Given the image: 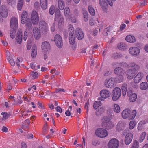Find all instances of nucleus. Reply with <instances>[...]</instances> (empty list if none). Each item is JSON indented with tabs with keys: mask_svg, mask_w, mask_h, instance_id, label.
Listing matches in <instances>:
<instances>
[{
	"mask_svg": "<svg viewBox=\"0 0 148 148\" xmlns=\"http://www.w3.org/2000/svg\"><path fill=\"white\" fill-rule=\"evenodd\" d=\"M127 66L128 68H131L127 70L125 73L127 78L129 79H132L140 70V66L134 62L129 63Z\"/></svg>",
	"mask_w": 148,
	"mask_h": 148,
	"instance_id": "nucleus-1",
	"label": "nucleus"
},
{
	"mask_svg": "<svg viewBox=\"0 0 148 148\" xmlns=\"http://www.w3.org/2000/svg\"><path fill=\"white\" fill-rule=\"evenodd\" d=\"M136 114V111L133 110L131 112V110L128 109L123 110L122 112V116L123 119L128 118L129 119H133L134 118Z\"/></svg>",
	"mask_w": 148,
	"mask_h": 148,
	"instance_id": "nucleus-2",
	"label": "nucleus"
},
{
	"mask_svg": "<svg viewBox=\"0 0 148 148\" xmlns=\"http://www.w3.org/2000/svg\"><path fill=\"white\" fill-rule=\"evenodd\" d=\"M102 125L103 127L107 130L112 128L113 125L110 121V119L107 116L103 117L102 119Z\"/></svg>",
	"mask_w": 148,
	"mask_h": 148,
	"instance_id": "nucleus-3",
	"label": "nucleus"
},
{
	"mask_svg": "<svg viewBox=\"0 0 148 148\" xmlns=\"http://www.w3.org/2000/svg\"><path fill=\"white\" fill-rule=\"evenodd\" d=\"M121 95V90L120 88L116 87L114 88L112 92V99L114 101L117 100Z\"/></svg>",
	"mask_w": 148,
	"mask_h": 148,
	"instance_id": "nucleus-4",
	"label": "nucleus"
},
{
	"mask_svg": "<svg viewBox=\"0 0 148 148\" xmlns=\"http://www.w3.org/2000/svg\"><path fill=\"white\" fill-rule=\"evenodd\" d=\"M39 27L44 34H45L49 31V27L47 23L44 21L39 22Z\"/></svg>",
	"mask_w": 148,
	"mask_h": 148,
	"instance_id": "nucleus-5",
	"label": "nucleus"
},
{
	"mask_svg": "<svg viewBox=\"0 0 148 148\" xmlns=\"http://www.w3.org/2000/svg\"><path fill=\"white\" fill-rule=\"evenodd\" d=\"M31 18L32 23L34 25L38 24L39 21V17L36 11H33L31 13Z\"/></svg>",
	"mask_w": 148,
	"mask_h": 148,
	"instance_id": "nucleus-6",
	"label": "nucleus"
},
{
	"mask_svg": "<svg viewBox=\"0 0 148 148\" xmlns=\"http://www.w3.org/2000/svg\"><path fill=\"white\" fill-rule=\"evenodd\" d=\"M95 134L97 136L100 138L105 137L108 135L107 131L103 128L97 129L95 131Z\"/></svg>",
	"mask_w": 148,
	"mask_h": 148,
	"instance_id": "nucleus-7",
	"label": "nucleus"
},
{
	"mask_svg": "<svg viewBox=\"0 0 148 148\" xmlns=\"http://www.w3.org/2000/svg\"><path fill=\"white\" fill-rule=\"evenodd\" d=\"M118 140L116 138H112L109 141L108 146L109 148H117L119 146Z\"/></svg>",
	"mask_w": 148,
	"mask_h": 148,
	"instance_id": "nucleus-8",
	"label": "nucleus"
},
{
	"mask_svg": "<svg viewBox=\"0 0 148 148\" xmlns=\"http://www.w3.org/2000/svg\"><path fill=\"white\" fill-rule=\"evenodd\" d=\"M115 82L114 78H111L106 79L104 83L105 86L108 88H112L114 87Z\"/></svg>",
	"mask_w": 148,
	"mask_h": 148,
	"instance_id": "nucleus-9",
	"label": "nucleus"
},
{
	"mask_svg": "<svg viewBox=\"0 0 148 148\" xmlns=\"http://www.w3.org/2000/svg\"><path fill=\"white\" fill-rule=\"evenodd\" d=\"M54 41L57 47L60 48L63 46L62 39L61 36L58 34L56 35L54 37Z\"/></svg>",
	"mask_w": 148,
	"mask_h": 148,
	"instance_id": "nucleus-10",
	"label": "nucleus"
},
{
	"mask_svg": "<svg viewBox=\"0 0 148 148\" xmlns=\"http://www.w3.org/2000/svg\"><path fill=\"white\" fill-rule=\"evenodd\" d=\"M129 52L132 55L136 56L140 53V49L137 47H132L129 49Z\"/></svg>",
	"mask_w": 148,
	"mask_h": 148,
	"instance_id": "nucleus-11",
	"label": "nucleus"
},
{
	"mask_svg": "<svg viewBox=\"0 0 148 148\" xmlns=\"http://www.w3.org/2000/svg\"><path fill=\"white\" fill-rule=\"evenodd\" d=\"M127 95L129 98V100L130 102H134L136 101L137 98V95L134 93L132 90H128Z\"/></svg>",
	"mask_w": 148,
	"mask_h": 148,
	"instance_id": "nucleus-12",
	"label": "nucleus"
},
{
	"mask_svg": "<svg viewBox=\"0 0 148 148\" xmlns=\"http://www.w3.org/2000/svg\"><path fill=\"white\" fill-rule=\"evenodd\" d=\"M10 27L11 29H16L18 26V20L14 17H12L10 21Z\"/></svg>",
	"mask_w": 148,
	"mask_h": 148,
	"instance_id": "nucleus-13",
	"label": "nucleus"
},
{
	"mask_svg": "<svg viewBox=\"0 0 148 148\" xmlns=\"http://www.w3.org/2000/svg\"><path fill=\"white\" fill-rule=\"evenodd\" d=\"M8 13L7 7L5 5H2L0 9V15L3 18H6L8 16Z\"/></svg>",
	"mask_w": 148,
	"mask_h": 148,
	"instance_id": "nucleus-14",
	"label": "nucleus"
},
{
	"mask_svg": "<svg viewBox=\"0 0 148 148\" xmlns=\"http://www.w3.org/2000/svg\"><path fill=\"white\" fill-rule=\"evenodd\" d=\"M100 94L102 98L104 99L108 98L111 95V93L109 90L106 89L101 90Z\"/></svg>",
	"mask_w": 148,
	"mask_h": 148,
	"instance_id": "nucleus-15",
	"label": "nucleus"
},
{
	"mask_svg": "<svg viewBox=\"0 0 148 148\" xmlns=\"http://www.w3.org/2000/svg\"><path fill=\"white\" fill-rule=\"evenodd\" d=\"M144 77V75L143 73L141 72H139L134 77L133 79L135 83H138L140 82Z\"/></svg>",
	"mask_w": 148,
	"mask_h": 148,
	"instance_id": "nucleus-16",
	"label": "nucleus"
},
{
	"mask_svg": "<svg viewBox=\"0 0 148 148\" xmlns=\"http://www.w3.org/2000/svg\"><path fill=\"white\" fill-rule=\"evenodd\" d=\"M42 50L43 51L46 52L49 51L50 49V46L49 43L45 41L43 42L41 45Z\"/></svg>",
	"mask_w": 148,
	"mask_h": 148,
	"instance_id": "nucleus-17",
	"label": "nucleus"
},
{
	"mask_svg": "<svg viewBox=\"0 0 148 148\" xmlns=\"http://www.w3.org/2000/svg\"><path fill=\"white\" fill-rule=\"evenodd\" d=\"M33 32L34 36L36 40L39 39L41 37V34L40 30L37 27H34L33 29Z\"/></svg>",
	"mask_w": 148,
	"mask_h": 148,
	"instance_id": "nucleus-18",
	"label": "nucleus"
},
{
	"mask_svg": "<svg viewBox=\"0 0 148 148\" xmlns=\"http://www.w3.org/2000/svg\"><path fill=\"white\" fill-rule=\"evenodd\" d=\"M75 35L76 37L79 40L82 39L84 36L82 30L79 28H77L76 29Z\"/></svg>",
	"mask_w": 148,
	"mask_h": 148,
	"instance_id": "nucleus-19",
	"label": "nucleus"
},
{
	"mask_svg": "<svg viewBox=\"0 0 148 148\" xmlns=\"http://www.w3.org/2000/svg\"><path fill=\"white\" fill-rule=\"evenodd\" d=\"M99 3L103 12H107L108 5L106 0H99Z\"/></svg>",
	"mask_w": 148,
	"mask_h": 148,
	"instance_id": "nucleus-20",
	"label": "nucleus"
},
{
	"mask_svg": "<svg viewBox=\"0 0 148 148\" xmlns=\"http://www.w3.org/2000/svg\"><path fill=\"white\" fill-rule=\"evenodd\" d=\"M133 138V135L131 133L127 134L125 138V142L127 145H129L132 142Z\"/></svg>",
	"mask_w": 148,
	"mask_h": 148,
	"instance_id": "nucleus-21",
	"label": "nucleus"
},
{
	"mask_svg": "<svg viewBox=\"0 0 148 148\" xmlns=\"http://www.w3.org/2000/svg\"><path fill=\"white\" fill-rule=\"evenodd\" d=\"M125 127V124L124 122L122 121H119L117 123L116 129L118 131H121L124 130Z\"/></svg>",
	"mask_w": 148,
	"mask_h": 148,
	"instance_id": "nucleus-22",
	"label": "nucleus"
},
{
	"mask_svg": "<svg viewBox=\"0 0 148 148\" xmlns=\"http://www.w3.org/2000/svg\"><path fill=\"white\" fill-rule=\"evenodd\" d=\"M16 39L18 43L19 44L21 43L22 40V33L21 30H18Z\"/></svg>",
	"mask_w": 148,
	"mask_h": 148,
	"instance_id": "nucleus-23",
	"label": "nucleus"
},
{
	"mask_svg": "<svg viewBox=\"0 0 148 148\" xmlns=\"http://www.w3.org/2000/svg\"><path fill=\"white\" fill-rule=\"evenodd\" d=\"M114 73L118 75H124L125 72L124 70L122 68L119 67H116L114 70Z\"/></svg>",
	"mask_w": 148,
	"mask_h": 148,
	"instance_id": "nucleus-24",
	"label": "nucleus"
},
{
	"mask_svg": "<svg viewBox=\"0 0 148 148\" xmlns=\"http://www.w3.org/2000/svg\"><path fill=\"white\" fill-rule=\"evenodd\" d=\"M127 47L126 44L123 42H120L117 45L118 48L121 50L125 51L127 49Z\"/></svg>",
	"mask_w": 148,
	"mask_h": 148,
	"instance_id": "nucleus-25",
	"label": "nucleus"
},
{
	"mask_svg": "<svg viewBox=\"0 0 148 148\" xmlns=\"http://www.w3.org/2000/svg\"><path fill=\"white\" fill-rule=\"evenodd\" d=\"M125 40L127 42L130 43H133L136 41L135 37L131 35H128L126 36Z\"/></svg>",
	"mask_w": 148,
	"mask_h": 148,
	"instance_id": "nucleus-26",
	"label": "nucleus"
},
{
	"mask_svg": "<svg viewBox=\"0 0 148 148\" xmlns=\"http://www.w3.org/2000/svg\"><path fill=\"white\" fill-rule=\"evenodd\" d=\"M27 16V12L25 11H23L21 16V21L22 24H24L25 23Z\"/></svg>",
	"mask_w": 148,
	"mask_h": 148,
	"instance_id": "nucleus-27",
	"label": "nucleus"
},
{
	"mask_svg": "<svg viewBox=\"0 0 148 148\" xmlns=\"http://www.w3.org/2000/svg\"><path fill=\"white\" fill-rule=\"evenodd\" d=\"M37 54V47L35 45H33L31 49V56L33 58L36 57Z\"/></svg>",
	"mask_w": 148,
	"mask_h": 148,
	"instance_id": "nucleus-28",
	"label": "nucleus"
},
{
	"mask_svg": "<svg viewBox=\"0 0 148 148\" xmlns=\"http://www.w3.org/2000/svg\"><path fill=\"white\" fill-rule=\"evenodd\" d=\"M112 108L113 110L116 113H119L120 112V107L117 104H113L112 106Z\"/></svg>",
	"mask_w": 148,
	"mask_h": 148,
	"instance_id": "nucleus-29",
	"label": "nucleus"
},
{
	"mask_svg": "<svg viewBox=\"0 0 148 148\" xmlns=\"http://www.w3.org/2000/svg\"><path fill=\"white\" fill-rule=\"evenodd\" d=\"M40 6L43 9L45 10L47 8V0H40Z\"/></svg>",
	"mask_w": 148,
	"mask_h": 148,
	"instance_id": "nucleus-30",
	"label": "nucleus"
},
{
	"mask_svg": "<svg viewBox=\"0 0 148 148\" xmlns=\"http://www.w3.org/2000/svg\"><path fill=\"white\" fill-rule=\"evenodd\" d=\"M75 38L74 34L69 33V42L71 44H73L75 43Z\"/></svg>",
	"mask_w": 148,
	"mask_h": 148,
	"instance_id": "nucleus-31",
	"label": "nucleus"
},
{
	"mask_svg": "<svg viewBox=\"0 0 148 148\" xmlns=\"http://www.w3.org/2000/svg\"><path fill=\"white\" fill-rule=\"evenodd\" d=\"M124 75H118L116 78H114L115 80V82L119 83L123 82L124 79Z\"/></svg>",
	"mask_w": 148,
	"mask_h": 148,
	"instance_id": "nucleus-32",
	"label": "nucleus"
},
{
	"mask_svg": "<svg viewBox=\"0 0 148 148\" xmlns=\"http://www.w3.org/2000/svg\"><path fill=\"white\" fill-rule=\"evenodd\" d=\"M140 89L143 90L148 89V84L146 82H143L140 84Z\"/></svg>",
	"mask_w": 148,
	"mask_h": 148,
	"instance_id": "nucleus-33",
	"label": "nucleus"
},
{
	"mask_svg": "<svg viewBox=\"0 0 148 148\" xmlns=\"http://www.w3.org/2000/svg\"><path fill=\"white\" fill-rule=\"evenodd\" d=\"M127 86L126 84H124L122 86V95L123 96L126 95L127 91Z\"/></svg>",
	"mask_w": 148,
	"mask_h": 148,
	"instance_id": "nucleus-34",
	"label": "nucleus"
},
{
	"mask_svg": "<svg viewBox=\"0 0 148 148\" xmlns=\"http://www.w3.org/2000/svg\"><path fill=\"white\" fill-rule=\"evenodd\" d=\"M58 8L60 10H62L64 8L65 4L63 0L57 2Z\"/></svg>",
	"mask_w": 148,
	"mask_h": 148,
	"instance_id": "nucleus-35",
	"label": "nucleus"
},
{
	"mask_svg": "<svg viewBox=\"0 0 148 148\" xmlns=\"http://www.w3.org/2000/svg\"><path fill=\"white\" fill-rule=\"evenodd\" d=\"M88 8L90 14L92 16H94L95 15V11L92 6L91 5L88 6Z\"/></svg>",
	"mask_w": 148,
	"mask_h": 148,
	"instance_id": "nucleus-36",
	"label": "nucleus"
},
{
	"mask_svg": "<svg viewBox=\"0 0 148 148\" xmlns=\"http://www.w3.org/2000/svg\"><path fill=\"white\" fill-rule=\"evenodd\" d=\"M105 111V109L104 108L101 107L100 108L98 111L96 112V114L98 116H99L103 114Z\"/></svg>",
	"mask_w": 148,
	"mask_h": 148,
	"instance_id": "nucleus-37",
	"label": "nucleus"
},
{
	"mask_svg": "<svg viewBox=\"0 0 148 148\" xmlns=\"http://www.w3.org/2000/svg\"><path fill=\"white\" fill-rule=\"evenodd\" d=\"M1 114L3 116L2 119L4 121L7 119L10 116V114L5 112H2Z\"/></svg>",
	"mask_w": 148,
	"mask_h": 148,
	"instance_id": "nucleus-38",
	"label": "nucleus"
},
{
	"mask_svg": "<svg viewBox=\"0 0 148 148\" xmlns=\"http://www.w3.org/2000/svg\"><path fill=\"white\" fill-rule=\"evenodd\" d=\"M64 20L63 17H60L58 23V26L59 28H61L64 25Z\"/></svg>",
	"mask_w": 148,
	"mask_h": 148,
	"instance_id": "nucleus-39",
	"label": "nucleus"
},
{
	"mask_svg": "<svg viewBox=\"0 0 148 148\" xmlns=\"http://www.w3.org/2000/svg\"><path fill=\"white\" fill-rule=\"evenodd\" d=\"M24 0H18V2L17 5V8L18 10H21L23 4Z\"/></svg>",
	"mask_w": 148,
	"mask_h": 148,
	"instance_id": "nucleus-40",
	"label": "nucleus"
},
{
	"mask_svg": "<svg viewBox=\"0 0 148 148\" xmlns=\"http://www.w3.org/2000/svg\"><path fill=\"white\" fill-rule=\"evenodd\" d=\"M16 29H11L10 32V37L13 39L16 35Z\"/></svg>",
	"mask_w": 148,
	"mask_h": 148,
	"instance_id": "nucleus-41",
	"label": "nucleus"
},
{
	"mask_svg": "<svg viewBox=\"0 0 148 148\" xmlns=\"http://www.w3.org/2000/svg\"><path fill=\"white\" fill-rule=\"evenodd\" d=\"M146 135V132H144L142 133L139 138V140L140 142H142L144 140Z\"/></svg>",
	"mask_w": 148,
	"mask_h": 148,
	"instance_id": "nucleus-42",
	"label": "nucleus"
},
{
	"mask_svg": "<svg viewBox=\"0 0 148 148\" xmlns=\"http://www.w3.org/2000/svg\"><path fill=\"white\" fill-rule=\"evenodd\" d=\"M7 3L10 5L12 6L16 4V0H6Z\"/></svg>",
	"mask_w": 148,
	"mask_h": 148,
	"instance_id": "nucleus-43",
	"label": "nucleus"
},
{
	"mask_svg": "<svg viewBox=\"0 0 148 148\" xmlns=\"http://www.w3.org/2000/svg\"><path fill=\"white\" fill-rule=\"evenodd\" d=\"M139 143L137 140H134L132 144L131 147L132 148H138Z\"/></svg>",
	"mask_w": 148,
	"mask_h": 148,
	"instance_id": "nucleus-44",
	"label": "nucleus"
},
{
	"mask_svg": "<svg viewBox=\"0 0 148 148\" xmlns=\"http://www.w3.org/2000/svg\"><path fill=\"white\" fill-rule=\"evenodd\" d=\"M68 29L69 31V33L74 34V29L72 25L69 24L68 25Z\"/></svg>",
	"mask_w": 148,
	"mask_h": 148,
	"instance_id": "nucleus-45",
	"label": "nucleus"
},
{
	"mask_svg": "<svg viewBox=\"0 0 148 148\" xmlns=\"http://www.w3.org/2000/svg\"><path fill=\"white\" fill-rule=\"evenodd\" d=\"M136 125V123L135 121H131L130 122L129 124V128L130 130L133 129Z\"/></svg>",
	"mask_w": 148,
	"mask_h": 148,
	"instance_id": "nucleus-46",
	"label": "nucleus"
},
{
	"mask_svg": "<svg viewBox=\"0 0 148 148\" xmlns=\"http://www.w3.org/2000/svg\"><path fill=\"white\" fill-rule=\"evenodd\" d=\"M84 20L85 22L88 20V12L86 11H84L83 13Z\"/></svg>",
	"mask_w": 148,
	"mask_h": 148,
	"instance_id": "nucleus-47",
	"label": "nucleus"
},
{
	"mask_svg": "<svg viewBox=\"0 0 148 148\" xmlns=\"http://www.w3.org/2000/svg\"><path fill=\"white\" fill-rule=\"evenodd\" d=\"M61 14L60 12L58 10L56 11L55 14V20L57 21L58 19H60V17Z\"/></svg>",
	"mask_w": 148,
	"mask_h": 148,
	"instance_id": "nucleus-48",
	"label": "nucleus"
},
{
	"mask_svg": "<svg viewBox=\"0 0 148 148\" xmlns=\"http://www.w3.org/2000/svg\"><path fill=\"white\" fill-rule=\"evenodd\" d=\"M70 9L69 7H65L64 9V14L65 16H68L69 15Z\"/></svg>",
	"mask_w": 148,
	"mask_h": 148,
	"instance_id": "nucleus-49",
	"label": "nucleus"
},
{
	"mask_svg": "<svg viewBox=\"0 0 148 148\" xmlns=\"http://www.w3.org/2000/svg\"><path fill=\"white\" fill-rule=\"evenodd\" d=\"M31 76L33 79H35L38 77V75L37 72L32 71L31 73Z\"/></svg>",
	"mask_w": 148,
	"mask_h": 148,
	"instance_id": "nucleus-50",
	"label": "nucleus"
},
{
	"mask_svg": "<svg viewBox=\"0 0 148 148\" xmlns=\"http://www.w3.org/2000/svg\"><path fill=\"white\" fill-rule=\"evenodd\" d=\"M101 104V101H95L93 104V108L95 109H97Z\"/></svg>",
	"mask_w": 148,
	"mask_h": 148,
	"instance_id": "nucleus-51",
	"label": "nucleus"
},
{
	"mask_svg": "<svg viewBox=\"0 0 148 148\" xmlns=\"http://www.w3.org/2000/svg\"><path fill=\"white\" fill-rule=\"evenodd\" d=\"M55 8L54 6H51L49 8V12L50 14L51 15H53L55 12Z\"/></svg>",
	"mask_w": 148,
	"mask_h": 148,
	"instance_id": "nucleus-52",
	"label": "nucleus"
},
{
	"mask_svg": "<svg viewBox=\"0 0 148 148\" xmlns=\"http://www.w3.org/2000/svg\"><path fill=\"white\" fill-rule=\"evenodd\" d=\"M122 56V54L120 53H114L113 56V57L115 59H117L121 58Z\"/></svg>",
	"mask_w": 148,
	"mask_h": 148,
	"instance_id": "nucleus-53",
	"label": "nucleus"
},
{
	"mask_svg": "<svg viewBox=\"0 0 148 148\" xmlns=\"http://www.w3.org/2000/svg\"><path fill=\"white\" fill-rule=\"evenodd\" d=\"M25 23L27 27L31 28L32 27V23L31 22L29 19H27Z\"/></svg>",
	"mask_w": 148,
	"mask_h": 148,
	"instance_id": "nucleus-54",
	"label": "nucleus"
},
{
	"mask_svg": "<svg viewBox=\"0 0 148 148\" xmlns=\"http://www.w3.org/2000/svg\"><path fill=\"white\" fill-rule=\"evenodd\" d=\"M22 61V59L20 58H18L17 60H16V64L18 66L19 68L20 66V64L21 63Z\"/></svg>",
	"mask_w": 148,
	"mask_h": 148,
	"instance_id": "nucleus-55",
	"label": "nucleus"
},
{
	"mask_svg": "<svg viewBox=\"0 0 148 148\" xmlns=\"http://www.w3.org/2000/svg\"><path fill=\"white\" fill-rule=\"evenodd\" d=\"M8 59L11 65L12 66H14L15 64V62L12 59H10V57L8 58Z\"/></svg>",
	"mask_w": 148,
	"mask_h": 148,
	"instance_id": "nucleus-56",
	"label": "nucleus"
},
{
	"mask_svg": "<svg viewBox=\"0 0 148 148\" xmlns=\"http://www.w3.org/2000/svg\"><path fill=\"white\" fill-rule=\"evenodd\" d=\"M71 20V22L73 23H75L76 22V20L74 16H70Z\"/></svg>",
	"mask_w": 148,
	"mask_h": 148,
	"instance_id": "nucleus-57",
	"label": "nucleus"
},
{
	"mask_svg": "<svg viewBox=\"0 0 148 148\" xmlns=\"http://www.w3.org/2000/svg\"><path fill=\"white\" fill-rule=\"evenodd\" d=\"M56 111L59 112L60 113H61L62 112V108L60 106H58L56 108Z\"/></svg>",
	"mask_w": 148,
	"mask_h": 148,
	"instance_id": "nucleus-58",
	"label": "nucleus"
},
{
	"mask_svg": "<svg viewBox=\"0 0 148 148\" xmlns=\"http://www.w3.org/2000/svg\"><path fill=\"white\" fill-rule=\"evenodd\" d=\"M108 3L109 5L112 6L113 5L112 1H116V0H106Z\"/></svg>",
	"mask_w": 148,
	"mask_h": 148,
	"instance_id": "nucleus-59",
	"label": "nucleus"
},
{
	"mask_svg": "<svg viewBox=\"0 0 148 148\" xmlns=\"http://www.w3.org/2000/svg\"><path fill=\"white\" fill-rule=\"evenodd\" d=\"M27 37V32L26 31H25L24 34L23 40L24 41H26Z\"/></svg>",
	"mask_w": 148,
	"mask_h": 148,
	"instance_id": "nucleus-60",
	"label": "nucleus"
},
{
	"mask_svg": "<svg viewBox=\"0 0 148 148\" xmlns=\"http://www.w3.org/2000/svg\"><path fill=\"white\" fill-rule=\"evenodd\" d=\"M21 148H27V145L24 142H22L21 144Z\"/></svg>",
	"mask_w": 148,
	"mask_h": 148,
	"instance_id": "nucleus-61",
	"label": "nucleus"
},
{
	"mask_svg": "<svg viewBox=\"0 0 148 148\" xmlns=\"http://www.w3.org/2000/svg\"><path fill=\"white\" fill-rule=\"evenodd\" d=\"M143 128V126L141 124H139V123L138 124L137 129L138 130H141Z\"/></svg>",
	"mask_w": 148,
	"mask_h": 148,
	"instance_id": "nucleus-62",
	"label": "nucleus"
},
{
	"mask_svg": "<svg viewBox=\"0 0 148 148\" xmlns=\"http://www.w3.org/2000/svg\"><path fill=\"white\" fill-rule=\"evenodd\" d=\"M39 4L38 1H36L34 3V7L36 8H38L39 7Z\"/></svg>",
	"mask_w": 148,
	"mask_h": 148,
	"instance_id": "nucleus-63",
	"label": "nucleus"
},
{
	"mask_svg": "<svg viewBox=\"0 0 148 148\" xmlns=\"http://www.w3.org/2000/svg\"><path fill=\"white\" fill-rule=\"evenodd\" d=\"M144 49L147 53H148V44H146L145 46Z\"/></svg>",
	"mask_w": 148,
	"mask_h": 148,
	"instance_id": "nucleus-64",
	"label": "nucleus"
}]
</instances>
